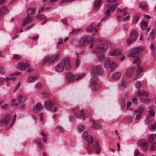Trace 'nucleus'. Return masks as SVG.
Wrapping results in <instances>:
<instances>
[{"label":"nucleus","instance_id":"obj_7","mask_svg":"<svg viewBox=\"0 0 156 156\" xmlns=\"http://www.w3.org/2000/svg\"><path fill=\"white\" fill-rule=\"evenodd\" d=\"M74 115L77 117H80L83 116L85 115V113L83 110L78 108H75L73 109Z\"/></svg>","mask_w":156,"mask_h":156},{"label":"nucleus","instance_id":"obj_27","mask_svg":"<svg viewBox=\"0 0 156 156\" xmlns=\"http://www.w3.org/2000/svg\"><path fill=\"white\" fill-rule=\"evenodd\" d=\"M98 82V79L95 77H92L91 79L90 83L92 85L97 83Z\"/></svg>","mask_w":156,"mask_h":156},{"label":"nucleus","instance_id":"obj_5","mask_svg":"<svg viewBox=\"0 0 156 156\" xmlns=\"http://www.w3.org/2000/svg\"><path fill=\"white\" fill-rule=\"evenodd\" d=\"M44 106L49 111L55 112L56 108L54 104L50 100L46 101L44 102Z\"/></svg>","mask_w":156,"mask_h":156},{"label":"nucleus","instance_id":"obj_53","mask_svg":"<svg viewBox=\"0 0 156 156\" xmlns=\"http://www.w3.org/2000/svg\"><path fill=\"white\" fill-rule=\"evenodd\" d=\"M141 84L139 82H137L136 83V87L138 89H139L141 88Z\"/></svg>","mask_w":156,"mask_h":156},{"label":"nucleus","instance_id":"obj_19","mask_svg":"<svg viewBox=\"0 0 156 156\" xmlns=\"http://www.w3.org/2000/svg\"><path fill=\"white\" fill-rule=\"evenodd\" d=\"M121 53L122 52L119 49H116L111 51L110 54L112 56H114L121 55Z\"/></svg>","mask_w":156,"mask_h":156},{"label":"nucleus","instance_id":"obj_41","mask_svg":"<svg viewBox=\"0 0 156 156\" xmlns=\"http://www.w3.org/2000/svg\"><path fill=\"white\" fill-rule=\"evenodd\" d=\"M156 150V142L153 143L151 144V151H154Z\"/></svg>","mask_w":156,"mask_h":156},{"label":"nucleus","instance_id":"obj_39","mask_svg":"<svg viewBox=\"0 0 156 156\" xmlns=\"http://www.w3.org/2000/svg\"><path fill=\"white\" fill-rule=\"evenodd\" d=\"M155 30H152L150 35V38L153 39L154 38L155 35Z\"/></svg>","mask_w":156,"mask_h":156},{"label":"nucleus","instance_id":"obj_44","mask_svg":"<svg viewBox=\"0 0 156 156\" xmlns=\"http://www.w3.org/2000/svg\"><path fill=\"white\" fill-rule=\"evenodd\" d=\"M92 89L94 90H97L99 88V86L97 83L92 85Z\"/></svg>","mask_w":156,"mask_h":156},{"label":"nucleus","instance_id":"obj_6","mask_svg":"<svg viewBox=\"0 0 156 156\" xmlns=\"http://www.w3.org/2000/svg\"><path fill=\"white\" fill-rule=\"evenodd\" d=\"M91 73L93 76H97L101 74L102 73V71L100 67L94 66L91 68Z\"/></svg>","mask_w":156,"mask_h":156},{"label":"nucleus","instance_id":"obj_11","mask_svg":"<svg viewBox=\"0 0 156 156\" xmlns=\"http://www.w3.org/2000/svg\"><path fill=\"white\" fill-rule=\"evenodd\" d=\"M67 79L68 82L69 83H71L76 80L75 77L71 73H68L67 75Z\"/></svg>","mask_w":156,"mask_h":156},{"label":"nucleus","instance_id":"obj_34","mask_svg":"<svg viewBox=\"0 0 156 156\" xmlns=\"http://www.w3.org/2000/svg\"><path fill=\"white\" fill-rule=\"evenodd\" d=\"M140 7L144 9H146L147 7V4L144 2H141L140 4Z\"/></svg>","mask_w":156,"mask_h":156},{"label":"nucleus","instance_id":"obj_8","mask_svg":"<svg viewBox=\"0 0 156 156\" xmlns=\"http://www.w3.org/2000/svg\"><path fill=\"white\" fill-rule=\"evenodd\" d=\"M11 119V116L7 115L4 118L0 120V126H5L8 124Z\"/></svg>","mask_w":156,"mask_h":156},{"label":"nucleus","instance_id":"obj_37","mask_svg":"<svg viewBox=\"0 0 156 156\" xmlns=\"http://www.w3.org/2000/svg\"><path fill=\"white\" fill-rule=\"evenodd\" d=\"M84 126L83 125H80L78 127V130L80 132H82L84 129Z\"/></svg>","mask_w":156,"mask_h":156},{"label":"nucleus","instance_id":"obj_61","mask_svg":"<svg viewBox=\"0 0 156 156\" xmlns=\"http://www.w3.org/2000/svg\"><path fill=\"white\" fill-rule=\"evenodd\" d=\"M130 19V16L128 15L125 18H123V21H127L129 20Z\"/></svg>","mask_w":156,"mask_h":156},{"label":"nucleus","instance_id":"obj_42","mask_svg":"<svg viewBox=\"0 0 156 156\" xmlns=\"http://www.w3.org/2000/svg\"><path fill=\"white\" fill-rule=\"evenodd\" d=\"M85 75L84 74H81L77 77L76 78V80L77 81H79L81 80L85 77Z\"/></svg>","mask_w":156,"mask_h":156},{"label":"nucleus","instance_id":"obj_16","mask_svg":"<svg viewBox=\"0 0 156 156\" xmlns=\"http://www.w3.org/2000/svg\"><path fill=\"white\" fill-rule=\"evenodd\" d=\"M137 96L139 97H147L148 96L147 93L143 90H138L137 92Z\"/></svg>","mask_w":156,"mask_h":156},{"label":"nucleus","instance_id":"obj_47","mask_svg":"<svg viewBox=\"0 0 156 156\" xmlns=\"http://www.w3.org/2000/svg\"><path fill=\"white\" fill-rule=\"evenodd\" d=\"M148 128L150 130H154L156 129V125L152 124L148 126Z\"/></svg>","mask_w":156,"mask_h":156},{"label":"nucleus","instance_id":"obj_13","mask_svg":"<svg viewBox=\"0 0 156 156\" xmlns=\"http://www.w3.org/2000/svg\"><path fill=\"white\" fill-rule=\"evenodd\" d=\"M86 41V39L85 37H82L80 40L79 41L77 42L75 44L76 47H80L83 46Z\"/></svg>","mask_w":156,"mask_h":156},{"label":"nucleus","instance_id":"obj_51","mask_svg":"<svg viewBox=\"0 0 156 156\" xmlns=\"http://www.w3.org/2000/svg\"><path fill=\"white\" fill-rule=\"evenodd\" d=\"M35 87L37 89H40L42 87V85L40 82L37 83L35 84Z\"/></svg>","mask_w":156,"mask_h":156},{"label":"nucleus","instance_id":"obj_36","mask_svg":"<svg viewBox=\"0 0 156 156\" xmlns=\"http://www.w3.org/2000/svg\"><path fill=\"white\" fill-rule=\"evenodd\" d=\"M34 142L35 143H37L38 144L40 148L41 149H42L43 147V146L41 144V141L40 140H34Z\"/></svg>","mask_w":156,"mask_h":156},{"label":"nucleus","instance_id":"obj_59","mask_svg":"<svg viewBox=\"0 0 156 156\" xmlns=\"http://www.w3.org/2000/svg\"><path fill=\"white\" fill-rule=\"evenodd\" d=\"M138 113V114L136 115V117L135 118L136 120H138L140 119L141 117V116L142 114L139 113Z\"/></svg>","mask_w":156,"mask_h":156},{"label":"nucleus","instance_id":"obj_20","mask_svg":"<svg viewBox=\"0 0 156 156\" xmlns=\"http://www.w3.org/2000/svg\"><path fill=\"white\" fill-rule=\"evenodd\" d=\"M121 73L119 72H116L112 75V78L115 80H118L121 76Z\"/></svg>","mask_w":156,"mask_h":156},{"label":"nucleus","instance_id":"obj_26","mask_svg":"<svg viewBox=\"0 0 156 156\" xmlns=\"http://www.w3.org/2000/svg\"><path fill=\"white\" fill-rule=\"evenodd\" d=\"M101 0H96L95 1L94 7L98 9H99L101 5Z\"/></svg>","mask_w":156,"mask_h":156},{"label":"nucleus","instance_id":"obj_31","mask_svg":"<svg viewBox=\"0 0 156 156\" xmlns=\"http://www.w3.org/2000/svg\"><path fill=\"white\" fill-rule=\"evenodd\" d=\"M141 27L142 29L143 30L146 29L147 27V23L144 21L142 22L141 24Z\"/></svg>","mask_w":156,"mask_h":156},{"label":"nucleus","instance_id":"obj_10","mask_svg":"<svg viewBox=\"0 0 156 156\" xmlns=\"http://www.w3.org/2000/svg\"><path fill=\"white\" fill-rule=\"evenodd\" d=\"M87 133L84 132L83 134L82 137L83 138H86L87 141L89 143L92 144L93 142V138L90 135H87Z\"/></svg>","mask_w":156,"mask_h":156},{"label":"nucleus","instance_id":"obj_21","mask_svg":"<svg viewBox=\"0 0 156 156\" xmlns=\"http://www.w3.org/2000/svg\"><path fill=\"white\" fill-rule=\"evenodd\" d=\"M138 36V33L136 31H134L131 33L130 37L131 38L135 40L137 38Z\"/></svg>","mask_w":156,"mask_h":156},{"label":"nucleus","instance_id":"obj_17","mask_svg":"<svg viewBox=\"0 0 156 156\" xmlns=\"http://www.w3.org/2000/svg\"><path fill=\"white\" fill-rule=\"evenodd\" d=\"M17 67L20 70H23L25 69L26 66L24 63L20 62L17 64Z\"/></svg>","mask_w":156,"mask_h":156},{"label":"nucleus","instance_id":"obj_15","mask_svg":"<svg viewBox=\"0 0 156 156\" xmlns=\"http://www.w3.org/2000/svg\"><path fill=\"white\" fill-rule=\"evenodd\" d=\"M147 143L146 140L143 139L139 140L137 143V144L139 146L144 147L146 146Z\"/></svg>","mask_w":156,"mask_h":156},{"label":"nucleus","instance_id":"obj_55","mask_svg":"<svg viewBox=\"0 0 156 156\" xmlns=\"http://www.w3.org/2000/svg\"><path fill=\"white\" fill-rule=\"evenodd\" d=\"M105 58V56L104 54H102L100 55L98 57V59L100 61H102Z\"/></svg>","mask_w":156,"mask_h":156},{"label":"nucleus","instance_id":"obj_52","mask_svg":"<svg viewBox=\"0 0 156 156\" xmlns=\"http://www.w3.org/2000/svg\"><path fill=\"white\" fill-rule=\"evenodd\" d=\"M21 58V56L20 55L18 54H15L14 56V59L16 60H19Z\"/></svg>","mask_w":156,"mask_h":156},{"label":"nucleus","instance_id":"obj_32","mask_svg":"<svg viewBox=\"0 0 156 156\" xmlns=\"http://www.w3.org/2000/svg\"><path fill=\"white\" fill-rule=\"evenodd\" d=\"M91 128L94 129H100L101 127L99 124H95L92 125Z\"/></svg>","mask_w":156,"mask_h":156},{"label":"nucleus","instance_id":"obj_62","mask_svg":"<svg viewBox=\"0 0 156 156\" xmlns=\"http://www.w3.org/2000/svg\"><path fill=\"white\" fill-rule=\"evenodd\" d=\"M39 36L38 35L34 36L33 37H31L30 38V39L32 40H36L37 39V38Z\"/></svg>","mask_w":156,"mask_h":156},{"label":"nucleus","instance_id":"obj_33","mask_svg":"<svg viewBox=\"0 0 156 156\" xmlns=\"http://www.w3.org/2000/svg\"><path fill=\"white\" fill-rule=\"evenodd\" d=\"M50 57L48 56H47L45 57L43 60V64H45L46 63H50Z\"/></svg>","mask_w":156,"mask_h":156},{"label":"nucleus","instance_id":"obj_45","mask_svg":"<svg viewBox=\"0 0 156 156\" xmlns=\"http://www.w3.org/2000/svg\"><path fill=\"white\" fill-rule=\"evenodd\" d=\"M154 136L153 134H151L148 137V140L150 142H152L154 140Z\"/></svg>","mask_w":156,"mask_h":156},{"label":"nucleus","instance_id":"obj_2","mask_svg":"<svg viewBox=\"0 0 156 156\" xmlns=\"http://www.w3.org/2000/svg\"><path fill=\"white\" fill-rule=\"evenodd\" d=\"M35 11V10L34 8H30L27 9V17L23 19V26L28 24L33 20Z\"/></svg>","mask_w":156,"mask_h":156},{"label":"nucleus","instance_id":"obj_9","mask_svg":"<svg viewBox=\"0 0 156 156\" xmlns=\"http://www.w3.org/2000/svg\"><path fill=\"white\" fill-rule=\"evenodd\" d=\"M108 48V47L106 44H101L96 46L94 52L95 53H99V51L101 50L105 51Z\"/></svg>","mask_w":156,"mask_h":156},{"label":"nucleus","instance_id":"obj_18","mask_svg":"<svg viewBox=\"0 0 156 156\" xmlns=\"http://www.w3.org/2000/svg\"><path fill=\"white\" fill-rule=\"evenodd\" d=\"M134 71V68H131L127 70L126 73V75L128 77H131L133 74Z\"/></svg>","mask_w":156,"mask_h":156},{"label":"nucleus","instance_id":"obj_56","mask_svg":"<svg viewBox=\"0 0 156 156\" xmlns=\"http://www.w3.org/2000/svg\"><path fill=\"white\" fill-rule=\"evenodd\" d=\"M57 128L60 132H63L64 131V129L61 126H57Z\"/></svg>","mask_w":156,"mask_h":156},{"label":"nucleus","instance_id":"obj_43","mask_svg":"<svg viewBox=\"0 0 156 156\" xmlns=\"http://www.w3.org/2000/svg\"><path fill=\"white\" fill-rule=\"evenodd\" d=\"M1 108L3 110L6 109L9 107V105L7 104H5L1 105Z\"/></svg>","mask_w":156,"mask_h":156},{"label":"nucleus","instance_id":"obj_28","mask_svg":"<svg viewBox=\"0 0 156 156\" xmlns=\"http://www.w3.org/2000/svg\"><path fill=\"white\" fill-rule=\"evenodd\" d=\"M94 147L97 154H99L101 151L99 145L98 144L96 143L94 145Z\"/></svg>","mask_w":156,"mask_h":156},{"label":"nucleus","instance_id":"obj_54","mask_svg":"<svg viewBox=\"0 0 156 156\" xmlns=\"http://www.w3.org/2000/svg\"><path fill=\"white\" fill-rule=\"evenodd\" d=\"M137 69L136 71H138L140 73H141L143 71V67H140V65H137Z\"/></svg>","mask_w":156,"mask_h":156},{"label":"nucleus","instance_id":"obj_64","mask_svg":"<svg viewBox=\"0 0 156 156\" xmlns=\"http://www.w3.org/2000/svg\"><path fill=\"white\" fill-rule=\"evenodd\" d=\"M141 73L138 71L136 72V77L137 78H140L141 76Z\"/></svg>","mask_w":156,"mask_h":156},{"label":"nucleus","instance_id":"obj_57","mask_svg":"<svg viewBox=\"0 0 156 156\" xmlns=\"http://www.w3.org/2000/svg\"><path fill=\"white\" fill-rule=\"evenodd\" d=\"M150 48L151 50L152 51H154L155 48V46L154 44H151Z\"/></svg>","mask_w":156,"mask_h":156},{"label":"nucleus","instance_id":"obj_30","mask_svg":"<svg viewBox=\"0 0 156 156\" xmlns=\"http://www.w3.org/2000/svg\"><path fill=\"white\" fill-rule=\"evenodd\" d=\"M141 102L144 104L149 103L151 101V100L144 98H141L140 99Z\"/></svg>","mask_w":156,"mask_h":156},{"label":"nucleus","instance_id":"obj_23","mask_svg":"<svg viewBox=\"0 0 156 156\" xmlns=\"http://www.w3.org/2000/svg\"><path fill=\"white\" fill-rule=\"evenodd\" d=\"M37 76H34L28 77L27 79V81L28 82H35L37 79Z\"/></svg>","mask_w":156,"mask_h":156},{"label":"nucleus","instance_id":"obj_1","mask_svg":"<svg viewBox=\"0 0 156 156\" xmlns=\"http://www.w3.org/2000/svg\"><path fill=\"white\" fill-rule=\"evenodd\" d=\"M69 60V58H66L63 60V62L59 63L55 67L56 71L58 73H61L63 71L64 68L67 70H69L71 69Z\"/></svg>","mask_w":156,"mask_h":156},{"label":"nucleus","instance_id":"obj_63","mask_svg":"<svg viewBox=\"0 0 156 156\" xmlns=\"http://www.w3.org/2000/svg\"><path fill=\"white\" fill-rule=\"evenodd\" d=\"M117 19L118 20H119V21H123V18H122V17L119 16H117Z\"/></svg>","mask_w":156,"mask_h":156},{"label":"nucleus","instance_id":"obj_50","mask_svg":"<svg viewBox=\"0 0 156 156\" xmlns=\"http://www.w3.org/2000/svg\"><path fill=\"white\" fill-rule=\"evenodd\" d=\"M135 59L134 61L133 62V64H136L137 65H139V64L140 62V58H138L137 57Z\"/></svg>","mask_w":156,"mask_h":156},{"label":"nucleus","instance_id":"obj_29","mask_svg":"<svg viewBox=\"0 0 156 156\" xmlns=\"http://www.w3.org/2000/svg\"><path fill=\"white\" fill-rule=\"evenodd\" d=\"M95 24L92 23L86 29V31L88 32H90L95 27Z\"/></svg>","mask_w":156,"mask_h":156},{"label":"nucleus","instance_id":"obj_40","mask_svg":"<svg viewBox=\"0 0 156 156\" xmlns=\"http://www.w3.org/2000/svg\"><path fill=\"white\" fill-rule=\"evenodd\" d=\"M45 18V16L42 15H38L35 16V18L39 20H41Z\"/></svg>","mask_w":156,"mask_h":156},{"label":"nucleus","instance_id":"obj_38","mask_svg":"<svg viewBox=\"0 0 156 156\" xmlns=\"http://www.w3.org/2000/svg\"><path fill=\"white\" fill-rule=\"evenodd\" d=\"M41 135L43 137V140L44 143H46L47 141V138L46 135L43 132H41Z\"/></svg>","mask_w":156,"mask_h":156},{"label":"nucleus","instance_id":"obj_12","mask_svg":"<svg viewBox=\"0 0 156 156\" xmlns=\"http://www.w3.org/2000/svg\"><path fill=\"white\" fill-rule=\"evenodd\" d=\"M43 108L39 103H37L36 105L33 108V111L35 113H37L41 111Z\"/></svg>","mask_w":156,"mask_h":156},{"label":"nucleus","instance_id":"obj_4","mask_svg":"<svg viewBox=\"0 0 156 156\" xmlns=\"http://www.w3.org/2000/svg\"><path fill=\"white\" fill-rule=\"evenodd\" d=\"M144 50V48L143 47H137L133 49L131 53L129 55V56L135 58L138 57L139 55Z\"/></svg>","mask_w":156,"mask_h":156},{"label":"nucleus","instance_id":"obj_25","mask_svg":"<svg viewBox=\"0 0 156 156\" xmlns=\"http://www.w3.org/2000/svg\"><path fill=\"white\" fill-rule=\"evenodd\" d=\"M118 3L115 4H112L109 6V9L111 11L113 12L115 10L116 7L118 5Z\"/></svg>","mask_w":156,"mask_h":156},{"label":"nucleus","instance_id":"obj_14","mask_svg":"<svg viewBox=\"0 0 156 156\" xmlns=\"http://www.w3.org/2000/svg\"><path fill=\"white\" fill-rule=\"evenodd\" d=\"M59 53H57L55 55H53L50 57V63H52L57 60L59 57Z\"/></svg>","mask_w":156,"mask_h":156},{"label":"nucleus","instance_id":"obj_48","mask_svg":"<svg viewBox=\"0 0 156 156\" xmlns=\"http://www.w3.org/2000/svg\"><path fill=\"white\" fill-rule=\"evenodd\" d=\"M76 55L77 57V58H76V67H78L80 63V61L79 58V55L78 53H77L76 54Z\"/></svg>","mask_w":156,"mask_h":156},{"label":"nucleus","instance_id":"obj_49","mask_svg":"<svg viewBox=\"0 0 156 156\" xmlns=\"http://www.w3.org/2000/svg\"><path fill=\"white\" fill-rule=\"evenodd\" d=\"M85 37L86 39V41H87L89 43L91 42L93 40V38L91 36H87Z\"/></svg>","mask_w":156,"mask_h":156},{"label":"nucleus","instance_id":"obj_22","mask_svg":"<svg viewBox=\"0 0 156 156\" xmlns=\"http://www.w3.org/2000/svg\"><path fill=\"white\" fill-rule=\"evenodd\" d=\"M144 107L142 105L140 106L137 108V110L135 111V113L134 115H135L136 113H139L142 114V112L144 111Z\"/></svg>","mask_w":156,"mask_h":156},{"label":"nucleus","instance_id":"obj_24","mask_svg":"<svg viewBox=\"0 0 156 156\" xmlns=\"http://www.w3.org/2000/svg\"><path fill=\"white\" fill-rule=\"evenodd\" d=\"M25 98L22 97L21 95H19L18 97L17 100L18 102L20 104L23 103L25 101Z\"/></svg>","mask_w":156,"mask_h":156},{"label":"nucleus","instance_id":"obj_58","mask_svg":"<svg viewBox=\"0 0 156 156\" xmlns=\"http://www.w3.org/2000/svg\"><path fill=\"white\" fill-rule=\"evenodd\" d=\"M80 29H76L73 30L70 33V34L71 33L73 34H75L77 33V32L79 31L80 30Z\"/></svg>","mask_w":156,"mask_h":156},{"label":"nucleus","instance_id":"obj_35","mask_svg":"<svg viewBox=\"0 0 156 156\" xmlns=\"http://www.w3.org/2000/svg\"><path fill=\"white\" fill-rule=\"evenodd\" d=\"M155 112L152 109L150 110L148 112V115L151 117H154V116Z\"/></svg>","mask_w":156,"mask_h":156},{"label":"nucleus","instance_id":"obj_3","mask_svg":"<svg viewBox=\"0 0 156 156\" xmlns=\"http://www.w3.org/2000/svg\"><path fill=\"white\" fill-rule=\"evenodd\" d=\"M104 66L106 69H110L111 70L115 69L117 67L116 62L113 61L111 62L110 59L108 57H106L105 59Z\"/></svg>","mask_w":156,"mask_h":156},{"label":"nucleus","instance_id":"obj_46","mask_svg":"<svg viewBox=\"0 0 156 156\" xmlns=\"http://www.w3.org/2000/svg\"><path fill=\"white\" fill-rule=\"evenodd\" d=\"M151 121L152 119H151V117L147 116L145 119V122L147 123H148L151 122Z\"/></svg>","mask_w":156,"mask_h":156},{"label":"nucleus","instance_id":"obj_60","mask_svg":"<svg viewBox=\"0 0 156 156\" xmlns=\"http://www.w3.org/2000/svg\"><path fill=\"white\" fill-rule=\"evenodd\" d=\"M135 40L133 39L132 38H131V39H127V42L128 44H131L132 42L135 41Z\"/></svg>","mask_w":156,"mask_h":156}]
</instances>
